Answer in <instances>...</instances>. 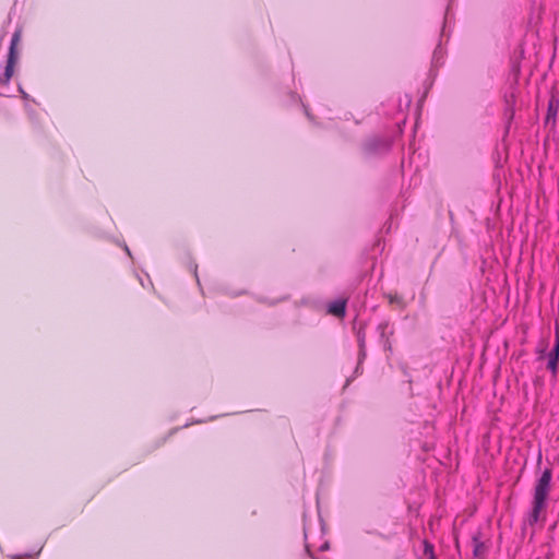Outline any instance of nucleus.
<instances>
[{"mask_svg":"<svg viewBox=\"0 0 559 559\" xmlns=\"http://www.w3.org/2000/svg\"><path fill=\"white\" fill-rule=\"evenodd\" d=\"M558 360H559V346H554V348L548 354V364H547V368L552 372V374L557 373Z\"/></svg>","mask_w":559,"mask_h":559,"instance_id":"nucleus-2","label":"nucleus"},{"mask_svg":"<svg viewBox=\"0 0 559 559\" xmlns=\"http://www.w3.org/2000/svg\"><path fill=\"white\" fill-rule=\"evenodd\" d=\"M20 37H21V33L20 32H15L12 36V40H11V47H10V53L9 56H15V46L16 44L19 43L20 40Z\"/></svg>","mask_w":559,"mask_h":559,"instance_id":"nucleus-5","label":"nucleus"},{"mask_svg":"<svg viewBox=\"0 0 559 559\" xmlns=\"http://www.w3.org/2000/svg\"><path fill=\"white\" fill-rule=\"evenodd\" d=\"M424 545H425L424 551H425V555L428 557V559H435L433 547L427 542H425Z\"/></svg>","mask_w":559,"mask_h":559,"instance_id":"nucleus-6","label":"nucleus"},{"mask_svg":"<svg viewBox=\"0 0 559 559\" xmlns=\"http://www.w3.org/2000/svg\"><path fill=\"white\" fill-rule=\"evenodd\" d=\"M20 91H21V93H22V95H23V98H25V99H26V98L28 97V95H27L23 90H20Z\"/></svg>","mask_w":559,"mask_h":559,"instance_id":"nucleus-9","label":"nucleus"},{"mask_svg":"<svg viewBox=\"0 0 559 559\" xmlns=\"http://www.w3.org/2000/svg\"><path fill=\"white\" fill-rule=\"evenodd\" d=\"M551 478V471L547 468L543 472L534 487L533 508L528 516L530 524L536 523L546 508Z\"/></svg>","mask_w":559,"mask_h":559,"instance_id":"nucleus-1","label":"nucleus"},{"mask_svg":"<svg viewBox=\"0 0 559 559\" xmlns=\"http://www.w3.org/2000/svg\"><path fill=\"white\" fill-rule=\"evenodd\" d=\"M328 548V544L325 543L323 546H321V549L324 550Z\"/></svg>","mask_w":559,"mask_h":559,"instance_id":"nucleus-10","label":"nucleus"},{"mask_svg":"<svg viewBox=\"0 0 559 559\" xmlns=\"http://www.w3.org/2000/svg\"><path fill=\"white\" fill-rule=\"evenodd\" d=\"M548 117L547 119L549 120L550 117L555 116L556 115V109L554 108V100H550L549 103V109H548Z\"/></svg>","mask_w":559,"mask_h":559,"instance_id":"nucleus-8","label":"nucleus"},{"mask_svg":"<svg viewBox=\"0 0 559 559\" xmlns=\"http://www.w3.org/2000/svg\"><path fill=\"white\" fill-rule=\"evenodd\" d=\"M14 62H15V56H9L8 64L5 67V71H4L5 81H9L13 75Z\"/></svg>","mask_w":559,"mask_h":559,"instance_id":"nucleus-4","label":"nucleus"},{"mask_svg":"<svg viewBox=\"0 0 559 559\" xmlns=\"http://www.w3.org/2000/svg\"><path fill=\"white\" fill-rule=\"evenodd\" d=\"M474 556L479 557L483 555V545L476 538H474Z\"/></svg>","mask_w":559,"mask_h":559,"instance_id":"nucleus-7","label":"nucleus"},{"mask_svg":"<svg viewBox=\"0 0 559 559\" xmlns=\"http://www.w3.org/2000/svg\"><path fill=\"white\" fill-rule=\"evenodd\" d=\"M346 301L344 299H337L329 305V312L336 317H343L345 314Z\"/></svg>","mask_w":559,"mask_h":559,"instance_id":"nucleus-3","label":"nucleus"}]
</instances>
